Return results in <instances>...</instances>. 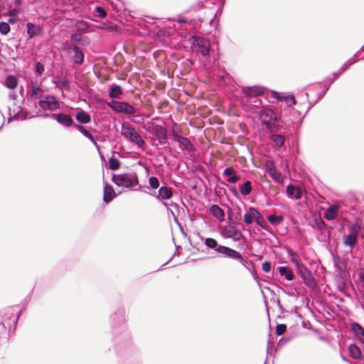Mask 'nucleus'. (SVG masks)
<instances>
[{"mask_svg":"<svg viewBox=\"0 0 364 364\" xmlns=\"http://www.w3.org/2000/svg\"><path fill=\"white\" fill-rule=\"evenodd\" d=\"M19 316L20 313L13 308L6 309L0 319V335L15 330Z\"/></svg>","mask_w":364,"mask_h":364,"instance_id":"f257e3e1","label":"nucleus"},{"mask_svg":"<svg viewBox=\"0 0 364 364\" xmlns=\"http://www.w3.org/2000/svg\"><path fill=\"white\" fill-rule=\"evenodd\" d=\"M259 119L270 132H275L281 129L278 124L279 118L271 108L262 107L259 112Z\"/></svg>","mask_w":364,"mask_h":364,"instance_id":"f03ea898","label":"nucleus"},{"mask_svg":"<svg viewBox=\"0 0 364 364\" xmlns=\"http://www.w3.org/2000/svg\"><path fill=\"white\" fill-rule=\"evenodd\" d=\"M112 180L117 186L127 188H132L133 186L139 184L136 172L113 174Z\"/></svg>","mask_w":364,"mask_h":364,"instance_id":"7ed1b4c3","label":"nucleus"},{"mask_svg":"<svg viewBox=\"0 0 364 364\" xmlns=\"http://www.w3.org/2000/svg\"><path fill=\"white\" fill-rule=\"evenodd\" d=\"M122 134L130 141L136 144L139 148L143 147L145 144V141L141 138L139 132L132 126H128L125 124H122Z\"/></svg>","mask_w":364,"mask_h":364,"instance_id":"20e7f679","label":"nucleus"},{"mask_svg":"<svg viewBox=\"0 0 364 364\" xmlns=\"http://www.w3.org/2000/svg\"><path fill=\"white\" fill-rule=\"evenodd\" d=\"M177 127H178L177 124L175 123L173 125V127L171 129V134H172L173 140L178 144L179 148L182 151H186L188 152L193 151L194 149H193V146L192 143L188 138H186L185 136H182L179 134L181 131L176 129Z\"/></svg>","mask_w":364,"mask_h":364,"instance_id":"39448f33","label":"nucleus"},{"mask_svg":"<svg viewBox=\"0 0 364 364\" xmlns=\"http://www.w3.org/2000/svg\"><path fill=\"white\" fill-rule=\"evenodd\" d=\"M107 106L113 111L118 113H124L127 114H134L136 113V109L127 102L112 100L107 103Z\"/></svg>","mask_w":364,"mask_h":364,"instance_id":"423d86ee","label":"nucleus"},{"mask_svg":"<svg viewBox=\"0 0 364 364\" xmlns=\"http://www.w3.org/2000/svg\"><path fill=\"white\" fill-rule=\"evenodd\" d=\"M192 45L197 47V53H200L202 56L205 57L209 55L210 49V42L208 39L203 37L193 36H192Z\"/></svg>","mask_w":364,"mask_h":364,"instance_id":"0eeeda50","label":"nucleus"},{"mask_svg":"<svg viewBox=\"0 0 364 364\" xmlns=\"http://www.w3.org/2000/svg\"><path fill=\"white\" fill-rule=\"evenodd\" d=\"M350 233L344 236L343 244L346 246L353 247L358 241V237L360 231V226L358 223L350 226Z\"/></svg>","mask_w":364,"mask_h":364,"instance_id":"6e6552de","label":"nucleus"},{"mask_svg":"<svg viewBox=\"0 0 364 364\" xmlns=\"http://www.w3.org/2000/svg\"><path fill=\"white\" fill-rule=\"evenodd\" d=\"M41 117H53L56 120V122L66 127H69L71 126H73L74 121L72 118V117L70 114H65V113H44L41 114Z\"/></svg>","mask_w":364,"mask_h":364,"instance_id":"1a4fd4ad","label":"nucleus"},{"mask_svg":"<svg viewBox=\"0 0 364 364\" xmlns=\"http://www.w3.org/2000/svg\"><path fill=\"white\" fill-rule=\"evenodd\" d=\"M205 245L207 247L214 250L218 256L227 257L230 247L219 245L217 240L212 237L205 239Z\"/></svg>","mask_w":364,"mask_h":364,"instance_id":"9d476101","label":"nucleus"},{"mask_svg":"<svg viewBox=\"0 0 364 364\" xmlns=\"http://www.w3.org/2000/svg\"><path fill=\"white\" fill-rule=\"evenodd\" d=\"M305 285L309 289H314L316 287V282L311 272L306 266L301 267L297 270Z\"/></svg>","mask_w":364,"mask_h":364,"instance_id":"9b49d317","label":"nucleus"},{"mask_svg":"<svg viewBox=\"0 0 364 364\" xmlns=\"http://www.w3.org/2000/svg\"><path fill=\"white\" fill-rule=\"evenodd\" d=\"M172 196L173 190L171 187L164 186L159 188L157 194V199L161 201L164 205L166 208L167 210L174 216L173 210L169 208L168 204L165 201L171 198Z\"/></svg>","mask_w":364,"mask_h":364,"instance_id":"f8f14e48","label":"nucleus"},{"mask_svg":"<svg viewBox=\"0 0 364 364\" xmlns=\"http://www.w3.org/2000/svg\"><path fill=\"white\" fill-rule=\"evenodd\" d=\"M43 110L53 111L59 107V103L53 95H47L38 102Z\"/></svg>","mask_w":364,"mask_h":364,"instance_id":"ddd939ff","label":"nucleus"},{"mask_svg":"<svg viewBox=\"0 0 364 364\" xmlns=\"http://www.w3.org/2000/svg\"><path fill=\"white\" fill-rule=\"evenodd\" d=\"M265 88L261 86H249L242 89V93L249 99L258 97L264 93Z\"/></svg>","mask_w":364,"mask_h":364,"instance_id":"4468645a","label":"nucleus"},{"mask_svg":"<svg viewBox=\"0 0 364 364\" xmlns=\"http://www.w3.org/2000/svg\"><path fill=\"white\" fill-rule=\"evenodd\" d=\"M224 237L232 238L234 240L238 241L242 237V234L235 227L228 225L224 228Z\"/></svg>","mask_w":364,"mask_h":364,"instance_id":"2eb2a0df","label":"nucleus"},{"mask_svg":"<svg viewBox=\"0 0 364 364\" xmlns=\"http://www.w3.org/2000/svg\"><path fill=\"white\" fill-rule=\"evenodd\" d=\"M251 212L252 213L253 217H255L256 223L266 231L272 232V230L269 228L268 224L265 221L262 214L258 211V210L257 208H252Z\"/></svg>","mask_w":364,"mask_h":364,"instance_id":"dca6fc26","label":"nucleus"},{"mask_svg":"<svg viewBox=\"0 0 364 364\" xmlns=\"http://www.w3.org/2000/svg\"><path fill=\"white\" fill-rule=\"evenodd\" d=\"M43 93V89L37 84L31 83V90L28 91V100L33 101L40 99Z\"/></svg>","mask_w":364,"mask_h":364,"instance_id":"f3484780","label":"nucleus"},{"mask_svg":"<svg viewBox=\"0 0 364 364\" xmlns=\"http://www.w3.org/2000/svg\"><path fill=\"white\" fill-rule=\"evenodd\" d=\"M70 49L73 51V55L72 57L73 63L78 65H82L85 59L83 52L76 45L72 46Z\"/></svg>","mask_w":364,"mask_h":364,"instance_id":"a211bd4d","label":"nucleus"},{"mask_svg":"<svg viewBox=\"0 0 364 364\" xmlns=\"http://www.w3.org/2000/svg\"><path fill=\"white\" fill-rule=\"evenodd\" d=\"M154 134L157 136L161 144H168V141L167 140V130L165 127L160 125H156L155 127Z\"/></svg>","mask_w":364,"mask_h":364,"instance_id":"6ab92c4d","label":"nucleus"},{"mask_svg":"<svg viewBox=\"0 0 364 364\" xmlns=\"http://www.w3.org/2000/svg\"><path fill=\"white\" fill-rule=\"evenodd\" d=\"M27 34L30 38H32L43 32V28L40 25L34 24L31 22L26 23Z\"/></svg>","mask_w":364,"mask_h":364,"instance_id":"aec40b11","label":"nucleus"},{"mask_svg":"<svg viewBox=\"0 0 364 364\" xmlns=\"http://www.w3.org/2000/svg\"><path fill=\"white\" fill-rule=\"evenodd\" d=\"M351 330L353 331V333L356 336V337L358 338L360 342L363 344H364V328L363 327L357 322H353L350 324Z\"/></svg>","mask_w":364,"mask_h":364,"instance_id":"412c9836","label":"nucleus"},{"mask_svg":"<svg viewBox=\"0 0 364 364\" xmlns=\"http://www.w3.org/2000/svg\"><path fill=\"white\" fill-rule=\"evenodd\" d=\"M116 196L117 194L114 192L113 187L111 185L108 184L107 183H105L104 187L103 200L105 203H108L110 201H112Z\"/></svg>","mask_w":364,"mask_h":364,"instance_id":"4be33fe9","label":"nucleus"},{"mask_svg":"<svg viewBox=\"0 0 364 364\" xmlns=\"http://www.w3.org/2000/svg\"><path fill=\"white\" fill-rule=\"evenodd\" d=\"M223 175L228 176L227 181L230 183H236L240 178L232 167H227L223 171Z\"/></svg>","mask_w":364,"mask_h":364,"instance_id":"5701e85b","label":"nucleus"},{"mask_svg":"<svg viewBox=\"0 0 364 364\" xmlns=\"http://www.w3.org/2000/svg\"><path fill=\"white\" fill-rule=\"evenodd\" d=\"M75 118L77 121L80 124H88L91 122V116L89 113L83 110L82 109H80L76 114Z\"/></svg>","mask_w":364,"mask_h":364,"instance_id":"b1692460","label":"nucleus"},{"mask_svg":"<svg viewBox=\"0 0 364 364\" xmlns=\"http://www.w3.org/2000/svg\"><path fill=\"white\" fill-rule=\"evenodd\" d=\"M210 213L220 221H223L225 219L224 210L216 204L211 205L210 208Z\"/></svg>","mask_w":364,"mask_h":364,"instance_id":"393cba45","label":"nucleus"},{"mask_svg":"<svg viewBox=\"0 0 364 364\" xmlns=\"http://www.w3.org/2000/svg\"><path fill=\"white\" fill-rule=\"evenodd\" d=\"M287 252L289 256L290 261L295 265L296 270L299 269V268H301V267L305 266L300 262L299 255L294 252L291 248L287 247Z\"/></svg>","mask_w":364,"mask_h":364,"instance_id":"a878e982","label":"nucleus"},{"mask_svg":"<svg viewBox=\"0 0 364 364\" xmlns=\"http://www.w3.org/2000/svg\"><path fill=\"white\" fill-rule=\"evenodd\" d=\"M108 90L109 97L112 99L119 98L123 94L121 86L114 83L111 84Z\"/></svg>","mask_w":364,"mask_h":364,"instance_id":"bb28decb","label":"nucleus"},{"mask_svg":"<svg viewBox=\"0 0 364 364\" xmlns=\"http://www.w3.org/2000/svg\"><path fill=\"white\" fill-rule=\"evenodd\" d=\"M357 60H353L352 59L348 60L339 69V70L336 73H334V78H328L330 84H332L338 77L339 75L344 72L347 68H348L350 65L354 64Z\"/></svg>","mask_w":364,"mask_h":364,"instance_id":"cd10ccee","label":"nucleus"},{"mask_svg":"<svg viewBox=\"0 0 364 364\" xmlns=\"http://www.w3.org/2000/svg\"><path fill=\"white\" fill-rule=\"evenodd\" d=\"M228 258H230V259H235V260H237L240 262V263H241L244 267H247L246 264L247 263V260H245L242 255L240 254V252H239L238 251L235 250H233V249H230V250L229 251L227 257Z\"/></svg>","mask_w":364,"mask_h":364,"instance_id":"c85d7f7f","label":"nucleus"},{"mask_svg":"<svg viewBox=\"0 0 364 364\" xmlns=\"http://www.w3.org/2000/svg\"><path fill=\"white\" fill-rule=\"evenodd\" d=\"M73 127L77 129L78 130L79 132H80V133H82L85 137H87L90 141H92L93 143V144H95L96 146H97V141L95 140V137L93 136V135L88 131L83 126L80 125V124H75L74 123L73 124Z\"/></svg>","mask_w":364,"mask_h":364,"instance_id":"c756f323","label":"nucleus"},{"mask_svg":"<svg viewBox=\"0 0 364 364\" xmlns=\"http://www.w3.org/2000/svg\"><path fill=\"white\" fill-rule=\"evenodd\" d=\"M338 206L337 205H332L326 210L324 218L327 220H332L338 217Z\"/></svg>","mask_w":364,"mask_h":364,"instance_id":"7c9ffc66","label":"nucleus"},{"mask_svg":"<svg viewBox=\"0 0 364 364\" xmlns=\"http://www.w3.org/2000/svg\"><path fill=\"white\" fill-rule=\"evenodd\" d=\"M279 272L282 277H284L287 281H292L294 274L292 270L286 266H280L277 267Z\"/></svg>","mask_w":364,"mask_h":364,"instance_id":"2f4dec72","label":"nucleus"},{"mask_svg":"<svg viewBox=\"0 0 364 364\" xmlns=\"http://www.w3.org/2000/svg\"><path fill=\"white\" fill-rule=\"evenodd\" d=\"M349 354L350 357L353 359L360 360L362 358V353L360 348L354 343H352L349 346L348 348Z\"/></svg>","mask_w":364,"mask_h":364,"instance_id":"473e14b6","label":"nucleus"},{"mask_svg":"<svg viewBox=\"0 0 364 364\" xmlns=\"http://www.w3.org/2000/svg\"><path fill=\"white\" fill-rule=\"evenodd\" d=\"M333 264L335 268L340 272L346 269V264L344 260L341 259L338 255H333Z\"/></svg>","mask_w":364,"mask_h":364,"instance_id":"72a5a7b5","label":"nucleus"},{"mask_svg":"<svg viewBox=\"0 0 364 364\" xmlns=\"http://www.w3.org/2000/svg\"><path fill=\"white\" fill-rule=\"evenodd\" d=\"M270 139L274 142V145L278 147H282L285 142L286 137L283 134H272Z\"/></svg>","mask_w":364,"mask_h":364,"instance_id":"f704fd0d","label":"nucleus"},{"mask_svg":"<svg viewBox=\"0 0 364 364\" xmlns=\"http://www.w3.org/2000/svg\"><path fill=\"white\" fill-rule=\"evenodd\" d=\"M18 85V80L17 78L14 75H9L6 77L5 80V85L11 89L14 90L17 87Z\"/></svg>","mask_w":364,"mask_h":364,"instance_id":"c9c22d12","label":"nucleus"},{"mask_svg":"<svg viewBox=\"0 0 364 364\" xmlns=\"http://www.w3.org/2000/svg\"><path fill=\"white\" fill-rule=\"evenodd\" d=\"M252 182L246 181L244 183L240 186V193L244 196H247L252 192Z\"/></svg>","mask_w":364,"mask_h":364,"instance_id":"e433bc0d","label":"nucleus"},{"mask_svg":"<svg viewBox=\"0 0 364 364\" xmlns=\"http://www.w3.org/2000/svg\"><path fill=\"white\" fill-rule=\"evenodd\" d=\"M267 220L274 226H277L279 223L284 220L283 215H269L267 217Z\"/></svg>","mask_w":364,"mask_h":364,"instance_id":"4c0bfd02","label":"nucleus"},{"mask_svg":"<svg viewBox=\"0 0 364 364\" xmlns=\"http://www.w3.org/2000/svg\"><path fill=\"white\" fill-rule=\"evenodd\" d=\"M109 168L112 171H117L119 168L121 163L119 160L114 156L109 159Z\"/></svg>","mask_w":364,"mask_h":364,"instance_id":"58836bf2","label":"nucleus"},{"mask_svg":"<svg viewBox=\"0 0 364 364\" xmlns=\"http://www.w3.org/2000/svg\"><path fill=\"white\" fill-rule=\"evenodd\" d=\"M70 80L68 77H64L59 80L56 82V86L60 90L65 89L68 90L70 88Z\"/></svg>","mask_w":364,"mask_h":364,"instance_id":"ea45409f","label":"nucleus"},{"mask_svg":"<svg viewBox=\"0 0 364 364\" xmlns=\"http://www.w3.org/2000/svg\"><path fill=\"white\" fill-rule=\"evenodd\" d=\"M36 116H40L41 117V114H36V115H33V116H30V117H28V114L26 111H23L22 109H20L18 112H17L14 116V119H26L27 118H33V117H35Z\"/></svg>","mask_w":364,"mask_h":364,"instance_id":"a19ab883","label":"nucleus"},{"mask_svg":"<svg viewBox=\"0 0 364 364\" xmlns=\"http://www.w3.org/2000/svg\"><path fill=\"white\" fill-rule=\"evenodd\" d=\"M102 30H105L107 32H114L118 29V26L116 24L112 23H105L99 27Z\"/></svg>","mask_w":364,"mask_h":364,"instance_id":"79ce46f5","label":"nucleus"},{"mask_svg":"<svg viewBox=\"0 0 364 364\" xmlns=\"http://www.w3.org/2000/svg\"><path fill=\"white\" fill-rule=\"evenodd\" d=\"M252 208H255L254 207H250L248 208L247 213H246L244 215V220H245V223L247 225L252 224L253 223V220H255V217H253L252 213L251 212V209Z\"/></svg>","mask_w":364,"mask_h":364,"instance_id":"37998d69","label":"nucleus"},{"mask_svg":"<svg viewBox=\"0 0 364 364\" xmlns=\"http://www.w3.org/2000/svg\"><path fill=\"white\" fill-rule=\"evenodd\" d=\"M149 187L153 190H156L159 187V180L156 176H151L149 178Z\"/></svg>","mask_w":364,"mask_h":364,"instance_id":"c03bdc74","label":"nucleus"},{"mask_svg":"<svg viewBox=\"0 0 364 364\" xmlns=\"http://www.w3.org/2000/svg\"><path fill=\"white\" fill-rule=\"evenodd\" d=\"M11 30L10 26L6 22H1L0 23V33L2 35H6L9 33Z\"/></svg>","mask_w":364,"mask_h":364,"instance_id":"a18cd8bd","label":"nucleus"},{"mask_svg":"<svg viewBox=\"0 0 364 364\" xmlns=\"http://www.w3.org/2000/svg\"><path fill=\"white\" fill-rule=\"evenodd\" d=\"M284 100L287 101V105L289 107L292 106L293 105H295L296 103L294 95L292 94L284 96Z\"/></svg>","mask_w":364,"mask_h":364,"instance_id":"49530a36","label":"nucleus"},{"mask_svg":"<svg viewBox=\"0 0 364 364\" xmlns=\"http://www.w3.org/2000/svg\"><path fill=\"white\" fill-rule=\"evenodd\" d=\"M287 331V326L285 324L281 323L277 324L276 326V333L278 336H281L284 334Z\"/></svg>","mask_w":364,"mask_h":364,"instance_id":"de8ad7c7","label":"nucleus"},{"mask_svg":"<svg viewBox=\"0 0 364 364\" xmlns=\"http://www.w3.org/2000/svg\"><path fill=\"white\" fill-rule=\"evenodd\" d=\"M45 70V68H44V65L40 63V62H37L35 65V71L36 73L39 75L41 76L43 72Z\"/></svg>","mask_w":364,"mask_h":364,"instance_id":"09e8293b","label":"nucleus"},{"mask_svg":"<svg viewBox=\"0 0 364 364\" xmlns=\"http://www.w3.org/2000/svg\"><path fill=\"white\" fill-rule=\"evenodd\" d=\"M95 11L97 16L102 18H105L107 15V11L105 10V9L100 6L95 8Z\"/></svg>","mask_w":364,"mask_h":364,"instance_id":"8fccbe9b","label":"nucleus"},{"mask_svg":"<svg viewBox=\"0 0 364 364\" xmlns=\"http://www.w3.org/2000/svg\"><path fill=\"white\" fill-rule=\"evenodd\" d=\"M82 40V36L79 33H73L70 36L72 43H77Z\"/></svg>","mask_w":364,"mask_h":364,"instance_id":"3c124183","label":"nucleus"},{"mask_svg":"<svg viewBox=\"0 0 364 364\" xmlns=\"http://www.w3.org/2000/svg\"><path fill=\"white\" fill-rule=\"evenodd\" d=\"M296 188L294 186H293L292 184H289V186H287V190H286L287 196L290 198H293L294 193L296 191Z\"/></svg>","mask_w":364,"mask_h":364,"instance_id":"603ef678","label":"nucleus"},{"mask_svg":"<svg viewBox=\"0 0 364 364\" xmlns=\"http://www.w3.org/2000/svg\"><path fill=\"white\" fill-rule=\"evenodd\" d=\"M272 264L269 261H265L262 264V269L265 272H269L271 270Z\"/></svg>","mask_w":364,"mask_h":364,"instance_id":"864d4df0","label":"nucleus"},{"mask_svg":"<svg viewBox=\"0 0 364 364\" xmlns=\"http://www.w3.org/2000/svg\"><path fill=\"white\" fill-rule=\"evenodd\" d=\"M249 102L255 107H259L262 105V100L257 97L249 99Z\"/></svg>","mask_w":364,"mask_h":364,"instance_id":"5fc2aeb1","label":"nucleus"},{"mask_svg":"<svg viewBox=\"0 0 364 364\" xmlns=\"http://www.w3.org/2000/svg\"><path fill=\"white\" fill-rule=\"evenodd\" d=\"M270 174L272 175V178H274V181H277V182H279L280 181V179H281V173L279 172H277L275 170L272 172L270 171Z\"/></svg>","mask_w":364,"mask_h":364,"instance_id":"6e6d98bb","label":"nucleus"},{"mask_svg":"<svg viewBox=\"0 0 364 364\" xmlns=\"http://www.w3.org/2000/svg\"><path fill=\"white\" fill-rule=\"evenodd\" d=\"M272 95H273V97L278 100H284V96H285V95L283 93H279L277 91H273Z\"/></svg>","mask_w":364,"mask_h":364,"instance_id":"4d7b16f0","label":"nucleus"},{"mask_svg":"<svg viewBox=\"0 0 364 364\" xmlns=\"http://www.w3.org/2000/svg\"><path fill=\"white\" fill-rule=\"evenodd\" d=\"M316 225L320 230H323L326 227L325 222L321 218L316 223Z\"/></svg>","mask_w":364,"mask_h":364,"instance_id":"13d9d810","label":"nucleus"},{"mask_svg":"<svg viewBox=\"0 0 364 364\" xmlns=\"http://www.w3.org/2000/svg\"><path fill=\"white\" fill-rule=\"evenodd\" d=\"M302 196V191L300 188H296V191L294 193V198L296 199V200H299L301 198Z\"/></svg>","mask_w":364,"mask_h":364,"instance_id":"bf43d9fd","label":"nucleus"},{"mask_svg":"<svg viewBox=\"0 0 364 364\" xmlns=\"http://www.w3.org/2000/svg\"><path fill=\"white\" fill-rule=\"evenodd\" d=\"M290 338H282L278 342V346L282 347L290 341Z\"/></svg>","mask_w":364,"mask_h":364,"instance_id":"052dcab7","label":"nucleus"},{"mask_svg":"<svg viewBox=\"0 0 364 364\" xmlns=\"http://www.w3.org/2000/svg\"><path fill=\"white\" fill-rule=\"evenodd\" d=\"M115 315H118L120 322L124 321V311L123 310H119L118 313H115Z\"/></svg>","mask_w":364,"mask_h":364,"instance_id":"680f3d73","label":"nucleus"},{"mask_svg":"<svg viewBox=\"0 0 364 364\" xmlns=\"http://www.w3.org/2000/svg\"><path fill=\"white\" fill-rule=\"evenodd\" d=\"M354 57L364 59V50H363V47L354 55Z\"/></svg>","mask_w":364,"mask_h":364,"instance_id":"e2e57ef3","label":"nucleus"},{"mask_svg":"<svg viewBox=\"0 0 364 364\" xmlns=\"http://www.w3.org/2000/svg\"><path fill=\"white\" fill-rule=\"evenodd\" d=\"M274 301L277 303V306L280 311V312L282 314L284 313L285 310L283 308V306H282L281 303H280V300L279 299H274Z\"/></svg>","mask_w":364,"mask_h":364,"instance_id":"0e129e2a","label":"nucleus"},{"mask_svg":"<svg viewBox=\"0 0 364 364\" xmlns=\"http://www.w3.org/2000/svg\"><path fill=\"white\" fill-rule=\"evenodd\" d=\"M230 191L233 194V196H235L236 198H238L240 196L239 193L235 187L230 188Z\"/></svg>","mask_w":364,"mask_h":364,"instance_id":"69168bd1","label":"nucleus"},{"mask_svg":"<svg viewBox=\"0 0 364 364\" xmlns=\"http://www.w3.org/2000/svg\"><path fill=\"white\" fill-rule=\"evenodd\" d=\"M178 23L180 24H186V23H188V20H186L184 18H179L178 19Z\"/></svg>","mask_w":364,"mask_h":364,"instance_id":"338daca9","label":"nucleus"},{"mask_svg":"<svg viewBox=\"0 0 364 364\" xmlns=\"http://www.w3.org/2000/svg\"><path fill=\"white\" fill-rule=\"evenodd\" d=\"M328 89L329 87H326L325 90H323V92L319 95L318 98L321 99L326 94Z\"/></svg>","mask_w":364,"mask_h":364,"instance_id":"774afa93","label":"nucleus"}]
</instances>
